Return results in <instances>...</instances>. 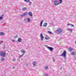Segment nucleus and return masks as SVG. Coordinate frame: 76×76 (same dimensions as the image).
<instances>
[{"mask_svg":"<svg viewBox=\"0 0 76 76\" xmlns=\"http://www.w3.org/2000/svg\"><path fill=\"white\" fill-rule=\"evenodd\" d=\"M47 23H45L43 25V27H46L47 26Z\"/></svg>","mask_w":76,"mask_h":76,"instance_id":"nucleus-9","label":"nucleus"},{"mask_svg":"<svg viewBox=\"0 0 76 76\" xmlns=\"http://www.w3.org/2000/svg\"><path fill=\"white\" fill-rule=\"evenodd\" d=\"M32 63L34 66V67H35L37 64V62H36V61H34Z\"/></svg>","mask_w":76,"mask_h":76,"instance_id":"nucleus-8","label":"nucleus"},{"mask_svg":"<svg viewBox=\"0 0 76 76\" xmlns=\"http://www.w3.org/2000/svg\"><path fill=\"white\" fill-rule=\"evenodd\" d=\"M45 69H48V67L47 66H45Z\"/></svg>","mask_w":76,"mask_h":76,"instance_id":"nucleus-22","label":"nucleus"},{"mask_svg":"<svg viewBox=\"0 0 76 76\" xmlns=\"http://www.w3.org/2000/svg\"><path fill=\"white\" fill-rule=\"evenodd\" d=\"M45 76H48V75H47V74H45Z\"/></svg>","mask_w":76,"mask_h":76,"instance_id":"nucleus-31","label":"nucleus"},{"mask_svg":"<svg viewBox=\"0 0 76 76\" xmlns=\"http://www.w3.org/2000/svg\"><path fill=\"white\" fill-rule=\"evenodd\" d=\"M27 20L28 22H31V20H30V18H27Z\"/></svg>","mask_w":76,"mask_h":76,"instance_id":"nucleus-19","label":"nucleus"},{"mask_svg":"<svg viewBox=\"0 0 76 76\" xmlns=\"http://www.w3.org/2000/svg\"><path fill=\"white\" fill-rule=\"evenodd\" d=\"M4 48H5L4 47H3V49H4Z\"/></svg>","mask_w":76,"mask_h":76,"instance_id":"nucleus-36","label":"nucleus"},{"mask_svg":"<svg viewBox=\"0 0 76 76\" xmlns=\"http://www.w3.org/2000/svg\"><path fill=\"white\" fill-rule=\"evenodd\" d=\"M46 47L48 49H49V50L51 51H52L53 50V48L51 47H48V46L46 45Z\"/></svg>","mask_w":76,"mask_h":76,"instance_id":"nucleus-5","label":"nucleus"},{"mask_svg":"<svg viewBox=\"0 0 76 76\" xmlns=\"http://www.w3.org/2000/svg\"><path fill=\"white\" fill-rule=\"evenodd\" d=\"M12 42H15V40H12Z\"/></svg>","mask_w":76,"mask_h":76,"instance_id":"nucleus-34","label":"nucleus"},{"mask_svg":"<svg viewBox=\"0 0 76 76\" xmlns=\"http://www.w3.org/2000/svg\"><path fill=\"white\" fill-rule=\"evenodd\" d=\"M66 54H67V53L66 52V51H64L63 52V53H62L61 54V56H63V57H64L65 58V57H66Z\"/></svg>","mask_w":76,"mask_h":76,"instance_id":"nucleus-1","label":"nucleus"},{"mask_svg":"<svg viewBox=\"0 0 76 76\" xmlns=\"http://www.w3.org/2000/svg\"><path fill=\"white\" fill-rule=\"evenodd\" d=\"M13 69H15V67H14L13 68Z\"/></svg>","mask_w":76,"mask_h":76,"instance_id":"nucleus-38","label":"nucleus"},{"mask_svg":"<svg viewBox=\"0 0 76 76\" xmlns=\"http://www.w3.org/2000/svg\"><path fill=\"white\" fill-rule=\"evenodd\" d=\"M26 9H27V8L23 7L22 8V10L23 11H25V10H26Z\"/></svg>","mask_w":76,"mask_h":76,"instance_id":"nucleus-11","label":"nucleus"},{"mask_svg":"<svg viewBox=\"0 0 76 76\" xmlns=\"http://www.w3.org/2000/svg\"><path fill=\"white\" fill-rule=\"evenodd\" d=\"M24 21H26V20L25 19L24 20Z\"/></svg>","mask_w":76,"mask_h":76,"instance_id":"nucleus-37","label":"nucleus"},{"mask_svg":"<svg viewBox=\"0 0 76 76\" xmlns=\"http://www.w3.org/2000/svg\"><path fill=\"white\" fill-rule=\"evenodd\" d=\"M1 60V61H4V59L3 58H2Z\"/></svg>","mask_w":76,"mask_h":76,"instance_id":"nucleus-24","label":"nucleus"},{"mask_svg":"<svg viewBox=\"0 0 76 76\" xmlns=\"http://www.w3.org/2000/svg\"><path fill=\"white\" fill-rule=\"evenodd\" d=\"M48 33H49L50 34H52V33H51V31H48Z\"/></svg>","mask_w":76,"mask_h":76,"instance_id":"nucleus-29","label":"nucleus"},{"mask_svg":"<svg viewBox=\"0 0 76 76\" xmlns=\"http://www.w3.org/2000/svg\"><path fill=\"white\" fill-rule=\"evenodd\" d=\"M29 3H30L31 4H31V3H31V2H29Z\"/></svg>","mask_w":76,"mask_h":76,"instance_id":"nucleus-35","label":"nucleus"},{"mask_svg":"<svg viewBox=\"0 0 76 76\" xmlns=\"http://www.w3.org/2000/svg\"><path fill=\"white\" fill-rule=\"evenodd\" d=\"M0 35H4V33L3 32H1V33Z\"/></svg>","mask_w":76,"mask_h":76,"instance_id":"nucleus-26","label":"nucleus"},{"mask_svg":"<svg viewBox=\"0 0 76 76\" xmlns=\"http://www.w3.org/2000/svg\"><path fill=\"white\" fill-rule=\"evenodd\" d=\"M28 15L30 16H32V12H29L28 13Z\"/></svg>","mask_w":76,"mask_h":76,"instance_id":"nucleus-10","label":"nucleus"},{"mask_svg":"<svg viewBox=\"0 0 76 76\" xmlns=\"http://www.w3.org/2000/svg\"><path fill=\"white\" fill-rule=\"evenodd\" d=\"M31 4H29V5H30Z\"/></svg>","mask_w":76,"mask_h":76,"instance_id":"nucleus-39","label":"nucleus"},{"mask_svg":"<svg viewBox=\"0 0 76 76\" xmlns=\"http://www.w3.org/2000/svg\"><path fill=\"white\" fill-rule=\"evenodd\" d=\"M18 37V35H16V36L14 37V38H17Z\"/></svg>","mask_w":76,"mask_h":76,"instance_id":"nucleus-28","label":"nucleus"},{"mask_svg":"<svg viewBox=\"0 0 76 76\" xmlns=\"http://www.w3.org/2000/svg\"><path fill=\"white\" fill-rule=\"evenodd\" d=\"M18 42H21V41H22V39H21L20 38H19L18 39Z\"/></svg>","mask_w":76,"mask_h":76,"instance_id":"nucleus-16","label":"nucleus"},{"mask_svg":"<svg viewBox=\"0 0 76 76\" xmlns=\"http://www.w3.org/2000/svg\"><path fill=\"white\" fill-rule=\"evenodd\" d=\"M69 50L70 51H72V50H73V48H69Z\"/></svg>","mask_w":76,"mask_h":76,"instance_id":"nucleus-14","label":"nucleus"},{"mask_svg":"<svg viewBox=\"0 0 76 76\" xmlns=\"http://www.w3.org/2000/svg\"><path fill=\"white\" fill-rule=\"evenodd\" d=\"M67 30V31H70L71 32H72L73 30V29H71L70 28H68Z\"/></svg>","mask_w":76,"mask_h":76,"instance_id":"nucleus-13","label":"nucleus"},{"mask_svg":"<svg viewBox=\"0 0 76 76\" xmlns=\"http://www.w3.org/2000/svg\"><path fill=\"white\" fill-rule=\"evenodd\" d=\"M21 53H23V54H25V50H21Z\"/></svg>","mask_w":76,"mask_h":76,"instance_id":"nucleus-17","label":"nucleus"},{"mask_svg":"<svg viewBox=\"0 0 76 76\" xmlns=\"http://www.w3.org/2000/svg\"><path fill=\"white\" fill-rule=\"evenodd\" d=\"M3 42V41H0V44H1Z\"/></svg>","mask_w":76,"mask_h":76,"instance_id":"nucleus-32","label":"nucleus"},{"mask_svg":"<svg viewBox=\"0 0 76 76\" xmlns=\"http://www.w3.org/2000/svg\"><path fill=\"white\" fill-rule=\"evenodd\" d=\"M43 22H44V20H43L40 22V27H41V26H42V23H43Z\"/></svg>","mask_w":76,"mask_h":76,"instance_id":"nucleus-12","label":"nucleus"},{"mask_svg":"<svg viewBox=\"0 0 76 76\" xmlns=\"http://www.w3.org/2000/svg\"><path fill=\"white\" fill-rule=\"evenodd\" d=\"M3 19V17H0V20H1Z\"/></svg>","mask_w":76,"mask_h":76,"instance_id":"nucleus-30","label":"nucleus"},{"mask_svg":"<svg viewBox=\"0 0 76 76\" xmlns=\"http://www.w3.org/2000/svg\"><path fill=\"white\" fill-rule=\"evenodd\" d=\"M45 39H49V37L48 36H47L45 37Z\"/></svg>","mask_w":76,"mask_h":76,"instance_id":"nucleus-23","label":"nucleus"},{"mask_svg":"<svg viewBox=\"0 0 76 76\" xmlns=\"http://www.w3.org/2000/svg\"><path fill=\"white\" fill-rule=\"evenodd\" d=\"M53 61H55V59H54V58H53Z\"/></svg>","mask_w":76,"mask_h":76,"instance_id":"nucleus-33","label":"nucleus"},{"mask_svg":"<svg viewBox=\"0 0 76 76\" xmlns=\"http://www.w3.org/2000/svg\"><path fill=\"white\" fill-rule=\"evenodd\" d=\"M12 61H13L14 62L15 61H16V59H15V58H14L12 60Z\"/></svg>","mask_w":76,"mask_h":76,"instance_id":"nucleus-25","label":"nucleus"},{"mask_svg":"<svg viewBox=\"0 0 76 76\" xmlns=\"http://www.w3.org/2000/svg\"><path fill=\"white\" fill-rule=\"evenodd\" d=\"M23 55L24 54H23L19 56V58H21V57H22Z\"/></svg>","mask_w":76,"mask_h":76,"instance_id":"nucleus-20","label":"nucleus"},{"mask_svg":"<svg viewBox=\"0 0 76 76\" xmlns=\"http://www.w3.org/2000/svg\"><path fill=\"white\" fill-rule=\"evenodd\" d=\"M54 4L55 6H57V5H58L60 4L59 1H53Z\"/></svg>","mask_w":76,"mask_h":76,"instance_id":"nucleus-2","label":"nucleus"},{"mask_svg":"<svg viewBox=\"0 0 76 76\" xmlns=\"http://www.w3.org/2000/svg\"><path fill=\"white\" fill-rule=\"evenodd\" d=\"M69 25H70L71 26H72V27H74V25L71 24H68V26H69Z\"/></svg>","mask_w":76,"mask_h":76,"instance_id":"nucleus-18","label":"nucleus"},{"mask_svg":"<svg viewBox=\"0 0 76 76\" xmlns=\"http://www.w3.org/2000/svg\"><path fill=\"white\" fill-rule=\"evenodd\" d=\"M59 1L60 2V3L61 4L62 3V0H59Z\"/></svg>","mask_w":76,"mask_h":76,"instance_id":"nucleus-27","label":"nucleus"},{"mask_svg":"<svg viewBox=\"0 0 76 76\" xmlns=\"http://www.w3.org/2000/svg\"><path fill=\"white\" fill-rule=\"evenodd\" d=\"M24 1L27 3H29V2H30V0H24Z\"/></svg>","mask_w":76,"mask_h":76,"instance_id":"nucleus-15","label":"nucleus"},{"mask_svg":"<svg viewBox=\"0 0 76 76\" xmlns=\"http://www.w3.org/2000/svg\"><path fill=\"white\" fill-rule=\"evenodd\" d=\"M63 32V30L61 29H59L57 30L56 32L58 33V34H60Z\"/></svg>","mask_w":76,"mask_h":76,"instance_id":"nucleus-3","label":"nucleus"},{"mask_svg":"<svg viewBox=\"0 0 76 76\" xmlns=\"http://www.w3.org/2000/svg\"><path fill=\"white\" fill-rule=\"evenodd\" d=\"M40 38L41 39V40L42 41L43 40V39L44 38V37H43V35H42V34H40Z\"/></svg>","mask_w":76,"mask_h":76,"instance_id":"nucleus-6","label":"nucleus"},{"mask_svg":"<svg viewBox=\"0 0 76 76\" xmlns=\"http://www.w3.org/2000/svg\"><path fill=\"white\" fill-rule=\"evenodd\" d=\"M71 54L73 56H75V53L74 52H71Z\"/></svg>","mask_w":76,"mask_h":76,"instance_id":"nucleus-21","label":"nucleus"},{"mask_svg":"<svg viewBox=\"0 0 76 76\" xmlns=\"http://www.w3.org/2000/svg\"><path fill=\"white\" fill-rule=\"evenodd\" d=\"M26 15H27V12H26L24 13L23 14H22V15H20V17H22V16H25Z\"/></svg>","mask_w":76,"mask_h":76,"instance_id":"nucleus-7","label":"nucleus"},{"mask_svg":"<svg viewBox=\"0 0 76 76\" xmlns=\"http://www.w3.org/2000/svg\"><path fill=\"white\" fill-rule=\"evenodd\" d=\"M0 56L2 57H5L6 56V53H3L1 52H0Z\"/></svg>","mask_w":76,"mask_h":76,"instance_id":"nucleus-4","label":"nucleus"}]
</instances>
